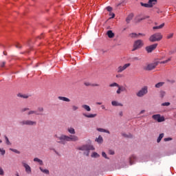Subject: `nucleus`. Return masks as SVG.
I'll use <instances>...</instances> for the list:
<instances>
[{"instance_id":"obj_1","label":"nucleus","mask_w":176,"mask_h":176,"mask_svg":"<svg viewBox=\"0 0 176 176\" xmlns=\"http://www.w3.org/2000/svg\"><path fill=\"white\" fill-rule=\"evenodd\" d=\"M55 138L57 139L58 144L65 145V142H69L71 141H78L79 138L76 135H71L69 136L65 135H60V136L55 135Z\"/></svg>"},{"instance_id":"obj_18","label":"nucleus","mask_w":176,"mask_h":176,"mask_svg":"<svg viewBox=\"0 0 176 176\" xmlns=\"http://www.w3.org/2000/svg\"><path fill=\"white\" fill-rule=\"evenodd\" d=\"M42 115V113H38L36 111L30 110L28 111V115L30 116V115Z\"/></svg>"},{"instance_id":"obj_14","label":"nucleus","mask_w":176,"mask_h":176,"mask_svg":"<svg viewBox=\"0 0 176 176\" xmlns=\"http://www.w3.org/2000/svg\"><path fill=\"white\" fill-rule=\"evenodd\" d=\"M133 17H134L133 14H129L126 19V23L129 24L133 20Z\"/></svg>"},{"instance_id":"obj_45","label":"nucleus","mask_w":176,"mask_h":176,"mask_svg":"<svg viewBox=\"0 0 176 176\" xmlns=\"http://www.w3.org/2000/svg\"><path fill=\"white\" fill-rule=\"evenodd\" d=\"M174 53H176V47L174 50H172L170 51H169V54H174Z\"/></svg>"},{"instance_id":"obj_9","label":"nucleus","mask_w":176,"mask_h":176,"mask_svg":"<svg viewBox=\"0 0 176 176\" xmlns=\"http://www.w3.org/2000/svg\"><path fill=\"white\" fill-rule=\"evenodd\" d=\"M157 47V43L153 44L151 45H148L145 47V50L147 52V53H152L155 49Z\"/></svg>"},{"instance_id":"obj_37","label":"nucleus","mask_w":176,"mask_h":176,"mask_svg":"<svg viewBox=\"0 0 176 176\" xmlns=\"http://www.w3.org/2000/svg\"><path fill=\"white\" fill-rule=\"evenodd\" d=\"M170 102H164V103H162V107H168L170 106Z\"/></svg>"},{"instance_id":"obj_38","label":"nucleus","mask_w":176,"mask_h":176,"mask_svg":"<svg viewBox=\"0 0 176 176\" xmlns=\"http://www.w3.org/2000/svg\"><path fill=\"white\" fill-rule=\"evenodd\" d=\"M141 6H143L144 8H150L149 4L148 3H144L142 2L140 3Z\"/></svg>"},{"instance_id":"obj_10","label":"nucleus","mask_w":176,"mask_h":176,"mask_svg":"<svg viewBox=\"0 0 176 176\" xmlns=\"http://www.w3.org/2000/svg\"><path fill=\"white\" fill-rule=\"evenodd\" d=\"M152 118H153V119H154V120H157V122H158V123L164 122V117H161L160 114L153 115L152 116Z\"/></svg>"},{"instance_id":"obj_43","label":"nucleus","mask_w":176,"mask_h":176,"mask_svg":"<svg viewBox=\"0 0 176 176\" xmlns=\"http://www.w3.org/2000/svg\"><path fill=\"white\" fill-rule=\"evenodd\" d=\"M118 90L116 91L117 94H120L122 93V89H120V85H119Z\"/></svg>"},{"instance_id":"obj_13","label":"nucleus","mask_w":176,"mask_h":176,"mask_svg":"<svg viewBox=\"0 0 176 176\" xmlns=\"http://www.w3.org/2000/svg\"><path fill=\"white\" fill-rule=\"evenodd\" d=\"M148 3L150 8H153V6L157 3V0H148Z\"/></svg>"},{"instance_id":"obj_15","label":"nucleus","mask_w":176,"mask_h":176,"mask_svg":"<svg viewBox=\"0 0 176 176\" xmlns=\"http://www.w3.org/2000/svg\"><path fill=\"white\" fill-rule=\"evenodd\" d=\"M111 105H113V107H123V104L119 103V102H118L116 100L112 101Z\"/></svg>"},{"instance_id":"obj_55","label":"nucleus","mask_w":176,"mask_h":176,"mask_svg":"<svg viewBox=\"0 0 176 176\" xmlns=\"http://www.w3.org/2000/svg\"><path fill=\"white\" fill-rule=\"evenodd\" d=\"M6 62H5V61L2 62V63H1V67H5V65H6Z\"/></svg>"},{"instance_id":"obj_47","label":"nucleus","mask_w":176,"mask_h":176,"mask_svg":"<svg viewBox=\"0 0 176 176\" xmlns=\"http://www.w3.org/2000/svg\"><path fill=\"white\" fill-rule=\"evenodd\" d=\"M5 172L3 171V169L0 167V175H4Z\"/></svg>"},{"instance_id":"obj_44","label":"nucleus","mask_w":176,"mask_h":176,"mask_svg":"<svg viewBox=\"0 0 176 176\" xmlns=\"http://www.w3.org/2000/svg\"><path fill=\"white\" fill-rule=\"evenodd\" d=\"M174 53H176V47L174 50H172L170 51H169V54H174Z\"/></svg>"},{"instance_id":"obj_41","label":"nucleus","mask_w":176,"mask_h":176,"mask_svg":"<svg viewBox=\"0 0 176 176\" xmlns=\"http://www.w3.org/2000/svg\"><path fill=\"white\" fill-rule=\"evenodd\" d=\"M15 47H16V49H21L23 46L20 43H16L15 44Z\"/></svg>"},{"instance_id":"obj_17","label":"nucleus","mask_w":176,"mask_h":176,"mask_svg":"<svg viewBox=\"0 0 176 176\" xmlns=\"http://www.w3.org/2000/svg\"><path fill=\"white\" fill-rule=\"evenodd\" d=\"M95 141L98 142V144H102L104 142V139L102 138V136L99 135L98 138H96Z\"/></svg>"},{"instance_id":"obj_46","label":"nucleus","mask_w":176,"mask_h":176,"mask_svg":"<svg viewBox=\"0 0 176 176\" xmlns=\"http://www.w3.org/2000/svg\"><path fill=\"white\" fill-rule=\"evenodd\" d=\"M10 151H12V152H14V153H20V151L16 149L10 148Z\"/></svg>"},{"instance_id":"obj_2","label":"nucleus","mask_w":176,"mask_h":176,"mask_svg":"<svg viewBox=\"0 0 176 176\" xmlns=\"http://www.w3.org/2000/svg\"><path fill=\"white\" fill-rule=\"evenodd\" d=\"M78 151H82L85 156H89L90 151H94V146L90 144H85L81 146L78 147Z\"/></svg>"},{"instance_id":"obj_42","label":"nucleus","mask_w":176,"mask_h":176,"mask_svg":"<svg viewBox=\"0 0 176 176\" xmlns=\"http://www.w3.org/2000/svg\"><path fill=\"white\" fill-rule=\"evenodd\" d=\"M26 111H30V108H27V107H25V108H23L22 109H21V112H26Z\"/></svg>"},{"instance_id":"obj_39","label":"nucleus","mask_w":176,"mask_h":176,"mask_svg":"<svg viewBox=\"0 0 176 176\" xmlns=\"http://www.w3.org/2000/svg\"><path fill=\"white\" fill-rule=\"evenodd\" d=\"M130 36H131V38H137V36H138V34H136V33H131V34H130Z\"/></svg>"},{"instance_id":"obj_32","label":"nucleus","mask_w":176,"mask_h":176,"mask_svg":"<svg viewBox=\"0 0 176 176\" xmlns=\"http://www.w3.org/2000/svg\"><path fill=\"white\" fill-rule=\"evenodd\" d=\"M40 170L42 173H44V174H49V170L47 169H43L42 167H40Z\"/></svg>"},{"instance_id":"obj_19","label":"nucleus","mask_w":176,"mask_h":176,"mask_svg":"<svg viewBox=\"0 0 176 176\" xmlns=\"http://www.w3.org/2000/svg\"><path fill=\"white\" fill-rule=\"evenodd\" d=\"M98 131H100V133H107V134H111V132H109V131L102 128H98Z\"/></svg>"},{"instance_id":"obj_22","label":"nucleus","mask_w":176,"mask_h":176,"mask_svg":"<svg viewBox=\"0 0 176 176\" xmlns=\"http://www.w3.org/2000/svg\"><path fill=\"white\" fill-rule=\"evenodd\" d=\"M164 85V82H160L155 85V87H156V89H160V87H162Z\"/></svg>"},{"instance_id":"obj_35","label":"nucleus","mask_w":176,"mask_h":176,"mask_svg":"<svg viewBox=\"0 0 176 176\" xmlns=\"http://www.w3.org/2000/svg\"><path fill=\"white\" fill-rule=\"evenodd\" d=\"M173 36H174V33H170V34H167L166 38L171 39L173 38Z\"/></svg>"},{"instance_id":"obj_23","label":"nucleus","mask_w":176,"mask_h":176,"mask_svg":"<svg viewBox=\"0 0 176 176\" xmlns=\"http://www.w3.org/2000/svg\"><path fill=\"white\" fill-rule=\"evenodd\" d=\"M107 34L109 36V38H113V36H115V34L112 32V30L107 31Z\"/></svg>"},{"instance_id":"obj_30","label":"nucleus","mask_w":176,"mask_h":176,"mask_svg":"<svg viewBox=\"0 0 176 176\" xmlns=\"http://www.w3.org/2000/svg\"><path fill=\"white\" fill-rule=\"evenodd\" d=\"M109 87H119V84L113 82L109 85Z\"/></svg>"},{"instance_id":"obj_28","label":"nucleus","mask_w":176,"mask_h":176,"mask_svg":"<svg viewBox=\"0 0 176 176\" xmlns=\"http://www.w3.org/2000/svg\"><path fill=\"white\" fill-rule=\"evenodd\" d=\"M45 111V109H43V107H38L37 108V111H36V112H37V113H43V111Z\"/></svg>"},{"instance_id":"obj_60","label":"nucleus","mask_w":176,"mask_h":176,"mask_svg":"<svg viewBox=\"0 0 176 176\" xmlns=\"http://www.w3.org/2000/svg\"><path fill=\"white\" fill-rule=\"evenodd\" d=\"M116 78H122V75L121 74L116 75Z\"/></svg>"},{"instance_id":"obj_34","label":"nucleus","mask_w":176,"mask_h":176,"mask_svg":"<svg viewBox=\"0 0 176 176\" xmlns=\"http://www.w3.org/2000/svg\"><path fill=\"white\" fill-rule=\"evenodd\" d=\"M5 140H6V144L7 145H12V143H10V141H9V138H7V136H5Z\"/></svg>"},{"instance_id":"obj_31","label":"nucleus","mask_w":176,"mask_h":176,"mask_svg":"<svg viewBox=\"0 0 176 176\" xmlns=\"http://www.w3.org/2000/svg\"><path fill=\"white\" fill-rule=\"evenodd\" d=\"M91 157L97 158V157H100V155H99V154L97 153L96 152H94V153L91 154Z\"/></svg>"},{"instance_id":"obj_6","label":"nucleus","mask_w":176,"mask_h":176,"mask_svg":"<svg viewBox=\"0 0 176 176\" xmlns=\"http://www.w3.org/2000/svg\"><path fill=\"white\" fill-rule=\"evenodd\" d=\"M144 46V43L142 40H138L134 42L133 48L132 52H135V50H138V49H141L142 47Z\"/></svg>"},{"instance_id":"obj_63","label":"nucleus","mask_w":176,"mask_h":176,"mask_svg":"<svg viewBox=\"0 0 176 176\" xmlns=\"http://www.w3.org/2000/svg\"><path fill=\"white\" fill-rule=\"evenodd\" d=\"M3 54H4V56H7L8 55V54L6 52H3Z\"/></svg>"},{"instance_id":"obj_61","label":"nucleus","mask_w":176,"mask_h":176,"mask_svg":"<svg viewBox=\"0 0 176 176\" xmlns=\"http://www.w3.org/2000/svg\"><path fill=\"white\" fill-rule=\"evenodd\" d=\"M97 105H101L102 103V102H96Z\"/></svg>"},{"instance_id":"obj_26","label":"nucleus","mask_w":176,"mask_h":176,"mask_svg":"<svg viewBox=\"0 0 176 176\" xmlns=\"http://www.w3.org/2000/svg\"><path fill=\"white\" fill-rule=\"evenodd\" d=\"M34 162H37L38 163H39V164H41V166H42V164H43V161H42V160L36 157L34 159Z\"/></svg>"},{"instance_id":"obj_33","label":"nucleus","mask_w":176,"mask_h":176,"mask_svg":"<svg viewBox=\"0 0 176 176\" xmlns=\"http://www.w3.org/2000/svg\"><path fill=\"white\" fill-rule=\"evenodd\" d=\"M164 96H166V91H160V96L161 97V98H163V97H164Z\"/></svg>"},{"instance_id":"obj_36","label":"nucleus","mask_w":176,"mask_h":176,"mask_svg":"<svg viewBox=\"0 0 176 176\" xmlns=\"http://www.w3.org/2000/svg\"><path fill=\"white\" fill-rule=\"evenodd\" d=\"M72 109L74 111H78V109H79V107L78 106H76V105H72Z\"/></svg>"},{"instance_id":"obj_20","label":"nucleus","mask_w":176,"mask_h":176,"mask_svg":"<svg viewBox=\"0 0 176 176\" xmlns=\"http://www.w3.org/2000/svg\"><path fill=\"white\" fill-rule=\"evenodd\" d=\"M82 108L85 109V111H87V112H90V111H91V109L90 108V106H89L87 104H83L82 106Z\"/></svg>"},{"instance_id":"obj_3","label":"nucleus","mask_w":176,"mask_h":176,"mask_svg":"<svg viewBox=\"0 0 176 176\" xmlns=\"http://www.w3.org/2000/svg\"><path fill=\"white\" fill-rule=\"evenodd\" d=\"M162 39H163V35L160 32L155 33L149 37L150 42H159Z\"/></svg>"},{"instance_id":"obj_24","label":"nucleus","mask_w":176,"mask_h":176,"mask_svg":"<svg viewBox=\"0 0 176 176\" xmlns=\"http://www.w3.org/2000/svg\"><path fill=\"white\" fill-rule=\"evenodd\" d=\"M163 27H164V23H162L161 25H160L158 26H154L153 28V30H162V28H163Z\"/></svg>"},{"instance_id":"obj_8","label":"nucleus","mask_w":176,"mask_h":176,"mask_svg":"<svg viewBox=\"0 0 176 176\" xmlns=\"http://www.w3.org/2000/svg\"><path fill=\"white\" fill-rule=\"evenodd\" d=\"M157 65H159V61L155 62L154 63H151L146 66V70L152 71V69H155Z\"/></svg>"},{"instance_id":"obj_51","label":"nucleus","mask_w":176,"mask_h":176,"mask_svg":"<svg viewBox=\"0 0 176 176\" xmlns=\"http://www.w3.org/2000/svg\"><path fill=\"white\" fill-rule=\"evenodd\" d=\"M122 136H123V137H125V138H129V137H132L131 135H129H129H127V134H126V133H122Z\"/></svg>"},{"instance_id":"obj_57","label":"nucleus","mask_w":176,"mask_h":176,"mask_svg":"<svg viewBox=\"0 0 176 176\" xmlns=\"http://www.w3.org/2000/svg\"><path fill=\"white\" fill-rule=\"evenodd\" d=\"M142 113H145V110H142L140 113V115H142Z\"/></svg>"},{"instance_id":"obj_11","label":"nucleus","mask_w":176,"mask_h":176,"mask_svg":"<svg viewBox=\"0 0 176 176\" xmlns=\"http://www.w3.org/2000/svg\"><path fill=\"white\" fill-rule=\"evenodd\" d=\"M22 166H23V167L25 168V172L28 174H31V166H30V165H28L27 163H25V162H22Z\"/></svg>"},{"instance_id":"obj_48","label":"nucleus","mask_w":176,"mask_h":176,"mask_svg":"<svg viewBox=\"0 0 176 176\" xmlns=\"http://www.w3.org/2000/svg\"><path fill=\"white\" fill-rule=\"evenodd\" d=\"M102 156L104 157V159H109L108 157H107V153H105V152L102 153Z\"/></svg>"},{"instance_id":"obj_29","label":"nucleus","mask_w":176,"mask_h":176,"mask_svg":"<svg viewBox=\"0 0 176 176\" xmlns=\"http://www.w3.org/2000/svg\"><path fill=\"white\" fill-rule=\"evenodd\" d=\"M168 61H171V57L168 58L166 60L159 62V64H167V63H168Z\"/></svg>"},{"instance_id":"obj_49","label":"nucleus","mask_w":176,"mask_h":176,"mask_svg":"<svg viewBox=\"0 0 176 176\" xmlns=\"http://www.w3.org/2000/svg\"><path fill=\"white\" fill-rule=\"evenodd\" d=\"M120 89H121V91H126V87L123 86H120Z\"/></svg>"},{"instance_id":"obj_12","label":"nucleus","mask_w":176,"mask_h":176,"mask_svg":"<svg viewBox=\"0 0 176 176\" xmlns=\"http://www.w3.org/2000/svg\"><path fill=\"white\" fill-rule=\"evenodd\" d=\"M134 160H137V156L132 155L129 158V163L131 166L134 164Z\"/></svg>"},{"instance_id":"obj_27","label":"nucleus","mask_w":176,"mask_h":176,"mask_svg":"<svg viewBox=\"0 0 176 176\" xmlns=\"http://www.w3.org/2000/svg\"><path fill=\"white\" fill-rule=\"evenodd\" d=\"M67 131L70 133V134H75L76 132H75V129L74 128H68L67 129Z\"/></svg>"},{"instance_id":"obj_4","label":"nucleus","mask_w":176,"mask_h":176,"mask_svg":"<svg viewBox=\"0 0 176 176\" xmlns=\"http://www.w3.org/2000/svg\"><path fill=\"white\" fill-rule=\"evenodd\" d=\"M21 126H36V122L31 120H24L19 122Z\"/></svg>"},{"instance_id":"obj_59","label":"nucleus","mask_w":176,"mask_h":176,"mask_svg":"<svg viewBox=\"0 0 176 176\" xmlns=\"http://www.w3.org/2000/svg\"><path fill=\"white\" fill-rule=\"evenodd\" d=\"M113 18H115V14L113 13H112L111 19H113Z\"/></svg>"},{"instance_id":"obj_53","label":"nucleus","mask_w":176,"mask_h":176,"mask_svg":"<svg viewBox=\"0 0 176 176\" xmlns=\"http://www.w3.org/2000/svg\"><path fill=\"white\" fill-rule=\"evenodd\" d=\"M171 140H173L171 138H164L165 142H167V141H171Z\"/></svg>"},{"instance_id":"obj_21","label":"nucleus","mask_w":176,"mask_h":176,"mask_svg":"<svg viewBox=\"0 0 176 176\" xmlns=\"http://www.w3.org/2000/svg\"><path fill=\"white\" fill-rule=\"evenodd\" d=\"M83 116H85V118H96V116H97V114H86V113H83Z\"/></svg>"},{"instance_id":"obj_58","label":"nucleus","mask_w":176,"mask_h":176,"mask_svg":"<svg viewBox=\"0 0 176 176\" xmlns=\"http://www.w3.org/2000/svg\"><path fill=\"white\" fill-rule=\"evenodd\" d=\"M138 35H140V36H145V34H142V33H139L138 34Z\"/></svg>"},{"instance_id":"obj_56","label":"nucleus","mask_w":176,"mask_h":176,"mask_svg":"<svg viewBox=\"0 0 176 176\" xmlns=\"http://www.w3.org/2000/svg\"><path fill=\"white\" fill-rule=\"evenodd\" d=\"M133 60H134L135 61H138V60H140V58H139L138 57H134V58H133Z\"/></svg>"},{"instance_id":"obj_62","label":"nucleus","mask_w":176,"mask_h":176,"mask_svg":"<svg viewBox=\"0 0 176 176\" xmlns=\"http://www.w3.org/2000/svg\"><path fill=\"white\" fill-rule=\"evenodd\" d=\"M120 116H123V112L122 111L120 112Z\"/></svg>"},{"instance_id":"obj_40","label":"nucleus","mask_w":176,"mask_h":176,"mask_svg":"<svg viewBox=\"0 0 176 176\" xmlns=\"http://www.w3.org/2000/svg\"><path fill=\"white\" fill-rule=\"evenodd\" d=\"M18 97H21V98H28V95L19 94Z\"/></svg>"},{"instance_id":"obj_25","label":"nucleus","mask_w":176,"mask_h":176,"mask_svg":"<svg viewBox=\"0 0 176 176\" xmlns=\"http://www.w3.org/2000/svg\"><path fill=\"white\" fill-rule=\"evenodd\" d=\"M163 137H164V133L160 134L158 138L157 139V142L158 144H159V142H160V141H162V140L163 139Z\"/></svg>"},{"instance_id":"obj_7","label":"nucleus","mask_w":176,"mask_h":176,"mask_svg":"<svg viewBox=\"0 0 176 176\" xmlns=\"http://www.w3.org/2000/svg\"><path fill=\"white\" fill-rule=\"evenodd\" d=\"M130 65H131V64L126 63L123 66H119L117 69V72L118 74L123 72V71L127 69V68H129V67H130Z\"/></svg>"},{"instance_id":"obj_5","label":"nucleus","mask_w":176,"mask_h":176,"mask_svg":"<svg viewBox=\"0 0 176 176\" xmlns=\"http://www.w3.org/2000/svg\"><path fill=\"white\" fill-rule=\"evenodd\" d=\"M146 94H148V86L142 87V89L137 92L136 96L137 97H144Z\"/></svg>"},{"instance_id":"obj_64","label":"nucleus","mask_w":176,"mask_h":176,"mask_svg":"<svg viewBox=\"0 0 176 176\" xmlns=\"http://www.w3.org/2000/svg\"><path fill=\"white\" fill-rule=\"evenodd\" d=\"M94 86L98 87V86H100V85H99L98 84H95Z\"/></svg>"},{"instance_id":"obj_50","label":"nucleus","mask_w":176,"mask_h":176,"mask_svg":"<svg viewBox=\"0 0 176 176\" xmlns=\"http://www.w3.org/2000/svg\"><path fill=\"white\" fill-rule=\"evenodd\" d=\"M107 12H112V7L111 6L107 7Z\"/></svg>"},{"instance_id":"obj_54","label":"nucleus","mask_w":176,"mask_h":176,"mask_svg":"<svg viewBox=\"0 0 176 176\" xmlns=\"http://www.w3.org/2000/svg\"><path fill=\"white\" fill-rule=\"evenodd\" d=\"M109 155H115V151H113L112 150H109Z\"/></svg>"},{"instance_id":"obj_16","label":"nucleus","mask_w":176,"mask_h":176,"mask_svg":"<svg viewBox=\"0 0 176 176\" xmlns=\"http://www.w3.org/2000/svg\"><path fill=\"white\" fill-rule=\"evenodd\" d=\"M58 100H60L61 101H65V102H70L71 100L67 97L63 96H58Z\"/></svg>"},{"instance_id":"obj_52","label":"nucleus","mask_w":176,"mask_h":176,"mask_svg":"<svg viewBox=\"0 0 176 176\" xmlns=\"http://www.w3.org/2000/svg\"><path fill=\"white\" fill-rule=\"evenodd\" d=\"M0 153H1V155H5L6 151H5V150H3L2 148H0Z\"/></svg>"}]
</instances>
